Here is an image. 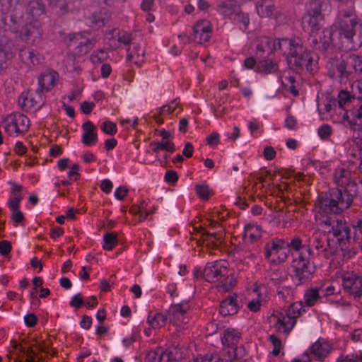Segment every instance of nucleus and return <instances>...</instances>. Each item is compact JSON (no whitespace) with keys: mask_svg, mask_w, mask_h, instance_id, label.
I'll list each match as a JSON object with an SVG mask.
<instances>
[{"mask_svg":"<svg viewBox=\"0 0 362 362\" xmlns=\"http://www.w3.org/2000/svg\"><path fill=\"white\" fill-rule=\"evenodd\" d=\"M343 189H332L329 196L320 199L316 206L315 218L319 220L323 230L332 234L341 250L346 247L350 230L345 221L336 217L328 216V213L340 214L347 209L352 203L354 195Z\"/></svg>","mask_w":362,"mask_h":362,"instance_id":"obj_1","label":"nucleus"},{"mask_svg":"<svg viewBox=\"0 0 362 362\" xmlns=\"http://www.w3.org/2000/svg\"><path fill=\"white\" fill-rule=\"evenodd\" d=\"M195 277H203L206 281L218 283V288L222 291L232 289L236 284L234 274H229L228 263L224 260L208 262L203 270L195 269Z\"/></svg>","mask_w":362,"mask_h":362,"instance_id":"obj_2","label":"nucleus"},{"mask_svg":"<svg viewBox=\"0 0 362 362\" xmlns=\"http://www.w3.org/2000/svg\"><path fill=\"white\" fill-rule=\"evenodd\" d=\"M279 51L286 57L289 65L309 69L313 58L310 52L296 38H281L277 40Z\"/></svg>","mask_w":362,"mask_h":362,"instance_id":"obj_3","label":"nucleus"},{"mask_svg":"<svg viewBox=\"0 0 362 362\" xmlns=\"http://www.w3.org/2000/svg\"><path fill=\"white\" fill-rule=\"evenodd\" d=\"M303 312L305 310L302 302H295L286 309L274 311L269 318L270 325L277 332L288 334Z\"/></svg>","mask_w":362,"mask_h":362,"instance_id":"obj_4","label":"nucleus"},{"mask_svg":"<svg viewBox=\"0 0 362 362\" xmlns=\"http://www.w3.org/2000/svg\"><path fill=\"white\" fill-rule=\"evenodd\" d=\"M334 26L339 30L340 37L351 41L358 32L362 33L361 20L353 14L351 9L339 12Z\"/></svg>","mask_w":362,"mask_h":362,"instance_id":"obj_5","label":"nucleus"},{"mask_svg":"<svg viewBox=\"0 0 362 362\" xmlns=\"http://www.w3.org/2000/svg\"><path fill=\"white\" fill-rule=\"evenodd\" d=\"M337 69L341 80L356 79L358 74H362V58L354 54L345 55Z\"/></svg>","mask_w":362,"mask_h":362,"instance_id":"obj_6","label":"nucleus"},{"mask_svg":"<svg viewBox=\"0 0 362 362\" xmlns=\"http://www.w3.org/2000/svg\"><path fill=\"white\" fill-rule=\"evenodd\" d=\"M190 305L188 301L172 305L169 309L170 322L177 331L185 329L189 323Z\"/></svg>","mask_w":362,"mask_h":362,"instance_id":"obj_7","label":"nucleus"},{"mask_svg":"<svg viewBox=\"0 0 362 362\" xmlns=\"http://www.w3.org/2000/svg\"><path fill=\"white\" fill-rule=\"evenodd\" d=\"M265 257L274 264L284 262L288 257V244L283 239H275L265 246Z\"/></svg>","mask_w":362,"mask_h":362,"instance_id":"obj_8","label":"nucleus"},{"mask_svg":"<svg viewBox=\"0 0 362 362\" xmlns=\"http://www.w3.org/2000/svg\"><path fill=\"white\" fill-rule=\"evenodd\" d=\"M211 33L212 30L210 22L206 20H202L194 24L191 38L187 37L185 35H179V38L183 43H187L191 40L198 44H202L209 41Z\"/></svg>","mask_w":362,"mask_h":362,"instance_id":"obj_9","label":"nucleus"},{"mask_svg":"<svg viewBox=\"0 0 362 362\" xmlns=\"http://www.w3.org/2000/svg\"><path fill=\"white\" fill-rule=\"evenodd\" d=\"M29 125V119L24 115L11 114L5 119L4 129L9 136H15L26 132Z\"/></svg>","mask_w":362,"mask_h":362,"instance_id":"obj_10","label":"nucleus"},{"mask_svg":"<svg viewBox=\"0 0 362 362\" xmlns=\"http://www.w3.org/2000/svg\"><path fill=\"white\" fill-rule=\"evenodd\" d=\"M342 287L349 295L356 297L362 296V277L351 271L342 270L341 273Z\"/></svg>","mask_w":362,"mask_h":362,"instance_id":"obj_11","label":"nucleus"},{"mask_svg":"<svg viewBox=\"0 0 362 362\" xmlns=\"http://www.w3.org/2000/svg\"><path fill=\"white\" fill-rule=\"evenodd\" d=\"M333 180L334 183L341 189L349 192V193H357L358 186L355 180V176L346 168L340 166L335 169Z\"/></svg>","mask_w":362,"mask_h":362,"instance_id":"obj_12","label":"nucleus"},{"mask_svg":"<svg viewBox=\"0 0 362 362\" xmlns=\"http://www.w3.org/2000/svg\"><path fill=\"white\" fill-rule=\"evenodd\" d=\"M44 102V96L41 90L23 92L18 98V105L25 111L39 110Z\"/></svg>","mask_w":362,"mask_h":362,"instance_id":"obj_13","label":"nucleus"},{"mask_svg":"<svg viewBox=\"0 0 362 362\" xmlns=\"http://www.w3.org/2000/svg\"><path fill=\"white\" fill-rule=\"evenodd\" d=\"M293 269V279L296 284L307 281L312 276L313 270L308 265V260L299 254L295 257L292 263Z\"/></svg>","mask_w":362,"mask_h":362,"instance_id":"obj_14","label":"nucleus"},{"mask_svg":"<svg viewBox=\"0 0 362 362\" xmlns=\"http://www.w3.org/2000/svg\"><path fill=\"white\" fill-rule=\"evenodd\" d=\"M267 293V288L264 285L254 284L248 290L247 308L250 310L252 312L258 311L262 303L265 301Z\"/></svg>","mask_w":362,"mask_h":362,"instance_id":"obj_15","label":"nucleus"},{"mask_svg":"<svg viewBox=\"0 0 362 362\" xmlns=\"http://www.w3.org/2000/svg\"><path fill=\"white\" fill-rule=\"evenodd\" d=\"M359 103L358 100L349 91L341 90L338 94V105L339 107L344 110L342 117L344 122H347L349 124L353 122L349 117L350 110Z\"/></svg>","mask_w":362,"mask_h":362,"instance_id":"obj_16","label":"nucleus"},{"mask_svg":"<svg viewBox=\"0 0 362 362\" xmlns=\"http://www.w3.org/2000/svg\"><path fill=\"white\" fill-rule=\"evenodd\" d=\"M70 46H76V53L83 55L88 52L93 47L94 42L91 40L87 33H74L70 35Z\"/></svg>","mask_w":362,"mask_h":362,"instance_id":"obj_17","label":"nucleus"},{"mask_svg":"<svg viewBox=\"0 0 362 362\" xmlns=\"http://www.w3.org/2000/svg\"><path fill=\"white\" fill-rule=\"evenodd\" d=\"M306 351H308L311 359L313 358L317 361H323L331 353L332 346L329 342L323 339H318L310 345Z\"/></svg>","mask_w":362,"mask_h":362,"instance_id":"obj_18","label":"nucleus"},{"mask_svg":"<svg viewBox=\"0 0 362 362\" xmlns=\"http://www.w3.org/2000/svg\"><path fill=\"white\" fill-rule=\"evenodd\" d=\"M255 48V54L262 57L264 54L272 53L274 50H279L277 42L264 35L257 36L252 42Z\"/></svg>","mask_w":362,"mask_h":362,"instance_id":"obj_19","label":"nucleus"},{"mask_svg":"<svg viewBox=\"0 0 362 362\" xmlns=\"http://www.w3.org/2000/svg\"><path fill=\"white\" fill-rule=\"evenodd\" d=\"M331 11L329 0H309L305 5V13L311 15L324 16L322 12Z\"/></svg>","mask_w":362,"mask_h":362,"instance_id":"obj_20","label":"nucleus"},{"mask_svg":"<svg viewBox=\"0 0 362 362\" xmlns=\"http://www.w3.org/2000/svg\"><path fill=\"white\" fill-rule=\"evenodd\" d=\"M82 143L87 146H94L98 141V134L95 125L90 121H87L82 125Z\"/></svg>","mask_w":362,"mask_h":362,"instance_id":"obj_21","label":"nucleus"},{"mask_svg":"<svg viewBox=\"0 0 362 362\" xmlns=\"http://www.w3.org/2000/svg\"><path fill=\"white\" fill-rule=\"evenodd\" d=\"M323 19L324 16L304 13L302 18L303 28L312 34L317 33L320 30L321 23Z\"/></svg>","mask_w":362,"mask_h":362,"instance_id":"obj_22","label":"nucleus"},{"mask_svg":"<svg viewBox=\"0 0 362 362\" xmlns=\"http://www.w3.org/2000/svg\"><path fill=\"white\" fill-rule=\"evenodd\" d=\"M239 9L235 0H226L220 2L216 6L217 12L225 18L233 19V16Z\"/></svg>","mask_w":362,"mask_h":362,"instance_id":"obj_23","label":"nucleus"},{"mask_svg":"<svg viewBox=\"0 0 362 362\" xmlns=\"http://www.w3.org/2000/svg\"><path fill=\"white\" fill-rule=\"evenodd\" d=\"M175 350L167 349L164 351H150L146 355V362H173Z\"/></svg>","mask_w":362,"mask_h":362,"instance_id":"obj_24","label":"nucleus"},{"mask_svg":"<svg viewBox=\"0 0 362 362\" xmlns=\"http://www.w3.org/2000/svg\"><path fill=\"white\" fill-rule=\"evenodd\" d=\"M41 35V30L37 21H33L22 28L20 32V37L22 40L27 41L32 39L34 42Z\"/></svg>","mask_w":362,"mask_h":362,"instance_id":"obj_25","label":"nucleus"},{"mask_svg":"<svg viewBox=\"0 0 362 362\" xmlns=\"http://www.w3.org/2000/svg\"><path fill=\"white\" fill-rule=\"evenodd\" d=\"M238 308L237 296H230L221 303L219 313L223 316L234 315L238 312Z\"/></svg>","mask_w":362,"mask_h":362,"instance_id":"obj_26","label":"nucleus"},{"mask_svg":"<svg viewBox=\"0 0 362 362\" xmlns=\"http://www.w3.org/2000/svg\"><path fill=\"white\" fill-rule=\"evenodd\" d=\"M327 240L325 234L320 232H315L310 240L312 248L317 250L318 254H322L325 257H327Z\"/></svg>","mask_w":362,"mask_h":362,"instance_id":"obj_27","label":"nucleus"},{"mask_svg":"<svg viewBox=\"0 0 362 362\" xmlns=\"http://www.w3.org/2000/svg\"><path fill=\"white\" fill-rule=\"evenodd\" d=\"M241 338V333L234 328L226 329L221 337V341L226 347L237 346Z\"/></svg>","mask_w":362,"mask_h":362,"instance_id":"obj_28","label":"nucleus"},{"mask_svg":"<svg viewBox=\"0 0 362 362\" xmlns=\"http://www.w3.org/2000/svg\"><path fill=\"white\" fill-rule=\"evenodd\" d=\"M256 11L261 18H270L276 10L272 0H260L256 4Z\"/></svg>","mask_w":362,"mask_h":362,"instance_id":"obj_29","label":"nucleus"},{"mask_svg":"<svg viewBox=\"0 0 362 362\" xmlns=\"http://www.w3.org/2000/svg\"><path fill=\"white\" fill-rule=\"evenodd\" d=\"M8 183L11 185V188L7 203L8 206H14L20 205L23 198L22 194L23 186L12 181H9Z\"/></svg>","mask_w":362,"mask_h":362,"instance_id":"obj_30","label":"nucleus"},{"mask_svg":"<svg viewBox=\"0 0 362 362\" xmlns=\"http://www.w3.org/2000/svg\"><path fill=\"white\" fill-rule=\"evenodd\" d=\"M57 79V74L55 71H46L38 78L40 89L42 91L51 90Z\"/></svg>","mask_w":362,"mask_h":362,"instance_id":"obj_31","label":"nucleus"},{"mask_svg":"<svg viewBox=\"0 0 362 362\" xmlns=\"http://www.w3.org/2000/svg\"><path fill=\"white\" fill-rule=\"evenodd\" d=\"M127 60L136 65H141L144 61V51L138 44L134 43L127 50Z\"/></svg>","mask_w":362,"mask_h":362,"instance_id":"obj_32","label":"nucleus"},{"mask_svg":"<svg viewBox=\"0 0 362 362\" xmlns=\"http://www.w3.org/2000/svg\"><path fill=\"white\" fill-rule=\"evenodd\" d=\"M279 69L278 64L269 59L258 62L255 72L264 74H271L276 72Z\"/></svg>","mask_w":362,"mask_h":362,"instance_id":"obj_33","label":"nucleus"},{"mask_svg":"<svg viewBox=\"0 0 362 362\" xmlns=\"http://www.w3.org/2000/svg\"><path fill=\"white\" fill-rule=\"evenodd\" d=\"M180 101L177 99L173 100L170 103L163 105L156 110V113L154 115L155 120L157 123L161 124L163 122V117L173 113L178 107Z\"/></svg>","mask_w":362,"mask_h":362,"instance_id":"obj_34","label":"nucleus"},{"mask_svg":"<svg viewBox=\"0 0 362 362\" xmlns=\"http://www.w3.org/2000/svg\"><path fill=\"white\" fill-rule=\"evenodd\" d=\"M261 235L262 228L259 225L249 223L245 226L243 237L245 241H256Z\"/></svg>","mask_w":362,"mask_h":362,"instance_id":"obj_35","label":"nucleus"},{"mask_svg":"<svg viewBox=\"0 0 362 362\" xmlns=\"http://www.w3.org/2000/svg\"><path fill=\"white\" fill-rule=\"evenodd\" d=\"M19 56L21 61L28 66H35L40 63V59L33 50L23 48L20 50Z\"/></svg>","mask_w":362,"mask_h":362,"instance_id":"obj_36","label":"nucleus"},{"mask_svg":"<svg viewBox=\"0 0 362 362\" xmlns=\"http://www.w3.org/2000/svg\"><path fill=\"white\" fill-rule=\"evenodd\" d=\"M149 147L151 151L156 154L162 151L169 152H173L175 151L174 144L170 140L151 142Z\"/></svg>","mask_w":362,"mask_h":362,"instance_id":"obj_37","label":"nucleus"},{"mask_svg":"<svg viewBox=\"0 0 362 362\" xmlns=\"http://www.w3.org/2000/svg\"><path fill=\"white\" fill-rule=\"evenodd\" d=\"M228 211L222 208L215 207L212 209L209 213V221L211 225L217 223L218 221H222L228 216Z\"/></svg>","mask_w":362,"mask_h":362,"instance_id":"obj_38","label":"nucleus"},{"mask_svg":"<svg viewBox=\"0 0 362 362\" xmlns=\"http://www.w3.org/2000/svg\"><path fill=\"white\" fill-rule=\"evenodd\" d=\"M167 319L166 314L158 313L153 315H149L147 318V322L152 328L157 329L164 326Z\"/></svg>","mask_w":362,"mask_h":362,"instance_id":"obj_39","label":"nucleus"},{"mask_svg":"<svg viewBox=\"0 0 362 362\" xmlns=\"http://www.w3.org/2000/svg\"><path fill=\"white\" fill-rule=\"evenodd\" d=\"M12 54V49L10 42L6 37L0 32V61L9 58Z\"/></svg>","mask_w":362,"mask_h":362,"instance_id":"obj_40","label":"nucleus"},{"mask_svg":"<svg viewBox=\"0 0 362 362\" xmlns=\"http://www.w3.org/2000/svg\"><path fill=\"white\" fill-rule=\"evenodd\" d=\"M109 15L106 12L99 11L94 13L90 17V21L93 26L101 28L109 21Z\"/></svg>","mask_w":362,"mask_h":362,"instance_id":"obj_41","label":"nucleus"},{"mask_svg":"<svg viewBox=\"0 0 362 362\" xmlns=\"http://www.w3.org/2000/svg\"><path fill=\"white\" fill-rule=\"evenodd\" d=\"M320 290L318 288H310L304 293V302L307 306L315 305L320 300Z\"/></svg>","mask_w":362,"mask_h":362,"instance_id":"obj_42","label":"nucleus"},{"mask_svg":"<svg viewBox=\"0 0 362 362\" xmlns=\"http://www.w3.org/2000/svg\"><path fill=\"white\" fill-rule=\"evenodd\" d=\"M28 15H31L33 18H37L45 13V5L40 0H32L28 4Z\"/></svg>","mask_w":362,"mask_h":362,"instance_id":"obj_43","label":"nucleus"},{"mask_svg":"<svg viewBox=\"0 0 362 362\" xmlns=\"http://www.w3.org/2000/svg\"><path fill=\"white\" fill-rule=\"evenodd\" d=\"M231 21H233L235 23L240 24V28L243 31L248 28L250 24L249 15L240 11V9L238 10Z\"/></svg>","mask_w":362,"mask_h":362,"instance_id":"obj_44","label":"nucleus"},{"mask_svg":"<svg viewBox=\"0 0 362 362\" xmlns=\"http://www.w3.org/2000/svg\"><path fill=\"white\" fill-rule=\"evenodd\" d=\"M131 36L130 35L125 31H119L117 35V40L112 39L110 42V46L112 49H115L119 47L121 45H127L131 42Z\"/></svg>","mask_w":362,"mask_h":362,"instance_id":"obj_45","label":"nucleus"},{"mask_svg":"<svg viewBox=\"0 0 362 362\" xmlns=\"http://www.w3.org/2000/svg\"><path fill=\"white\" fill-rule=\"evenodd\" d=\"M203 240L206 246L213 248L218 247L222 243L221 237L218 236L214 233H207L204 234Z\"/></svg>","mask_w":362,"mask_h":362,"instance_id":"obj_46","label":"nucleus"},{"mask_svg":"<svg viewBox=\"0 0 362 362\" xmlns=\"http://www.w3.org/2000/svg\"><path fill=\"white\" fill-rule=\"evenodd\" d=\"M117 245V235L112 233H106L103 237V248L112 250Z\"/></svg>","mask_w":362,"mask_h":362,"instance_id":"obj_47","label":"nucleus"},{"mask_svg":"<svg viewBox=\"0 0 362 362\" xmlns=\"http://www.w3.org/2000/svg\"><path fill=\"white\" fill-rule=\"evenodd\" d=\"M148 204L145 200H142L136 209H132L134 213L139 216L141 221H145L148 218Z\"/></svg>","mask_w":362,"mask_h":362,"instance_id":"obj_48","label":"nucleus"},{"mask_svg":"<svg viewBox=\"0 0 362 362\" xmlns=\"http://www.w3.org/2000/svg\"><path fill=\"white\" fill-rule=\"evenodd\" d=\"M11 211V219L14 224L16 226L21 223L24 219L23 214L19 210L20 205L17 206H8Z\"/></svg>","mask_w":362,"mask_h":362,"instance_id":"obj_49","label":"nucleus"},{"mask_svg":"<svg viewBox=\"0 0 362 362\" xmlns=\"http://www.w3.org/2000/svg\"><path fill=\"white\" fill-rule=\"evenodd\" d=\"M332 132V127L329 124H324L318 128L317 134L322 140H328Z\"/></svg>","mask_w":362,"mask_h":362,"instance_id":"obj_50","label":"nucleus"},{"mask_svg":"<svg viewBox=\"0 0 362 362\" xmlns=\"http://www.w3.org/2000/svg\"><path fill=\"white\" fill-rule=\"evenodd\" d=\"M196 192L202 199H208L211 195V190L206 185H197L195 187Z\"/></svg>","mask_w":362,"mask_h":362,"instance_id":"obj_51","label":"nucleus"},{"mask_svg":"<svg viewBox=\"0 0 362 362\" xmlns=\"http://www.w3.org/2000/svg\"><path fill=\"white\" fill-rule=\"evenodd\" d=\"M269 341L273 346L272 353L274 356H278L282 348L281 341L275 335L272 334L269 336Z\"/></svg>","mask_w":362,"mask_h":362,"instance_id":"obj_52","label":"nucleus"},{"mask_svg":"<svg viewBox=\"0 0 362 362\" xmlns=\"http://www.w3.org/2000/svg\"><path fill=\"white\" fill-rule=\"evenodd\" d=\"M101 129L107 134H115L117 132L116 124L111 121H105L102 123Z\"/></svg>","mask_w":362,"mask_h":362,"instance_id":"obj_53","label":"nucleus"},{"mask_svg":"<svg viewBox=\"0 0 362 362\" xmlns=\"http://www.w3.org/2000/svg\"><path fill=\"white\" fill-rule=\"evenodd\" d=\"M271 18L275 21L276 25L284 24L286 21V16L280 10L276 9Z\"/></svg>","mask_w":362,"mask_h":362,"instance_id":"obj_54","label":"nucleus"},{"mask_svg":"<svg viewBox=\"0 0 362 362\" xmlns=\"http://www.w3.org/2000/svg\"><path fill=\"white\" fill-rule=\"evenodd\" d=\"M228 350L226 351V355L225 356V360L227 362H233L238 358V347H227Z\"/></svg>","mask_w":362,"mask_h":362,"instance_id":"obj_55","label":"nucleus"},{"mask_svg":"<svg viewBox=\"0 0 362 362\" xmlns=\"http://www.w3.org/2000/svg\"><path fill=\"white\" fill-rule=\"evenodd\" d=\"M218 358L216 355L208 354L205 356H197L189 362H217Z\"/></svg>","mask_w":362,"mask_h":362,"instance_id":"obj_56","label":"nucleus"},{"mask_svg":"<svg viewBox=\"0 0 362 362\" xmlns=\"http://www.w3.org/2000/svg\"><path fill=\"white\" fill-rule=\"evenodd\" d=\"M358 105V106L357 107H354L349 112L353 115V118L351 119L353 123L350 124L351 126L356 124V119H362V105Z\"/></svg>","mask_w":362,"mask_h":362,"instance_id":"obj_57","label":"nucleus"},{"mask_svg":"<svg viewBox=\"0 0 362 362\" xmlns=\"http://www.w3.org/2000/svg\"><path fill=\"white\" fill-rule=\"evenodd\" d=\"M138 122V117L133 118H121L120 124L126 129L134 127Z\"/></svg>","mask_w":362,"mask_h":362,"instance_id":"obj_58","label":"nucleus"},{"mask_svg":"<svg viewBox=\"0 0 362 362\" xmlns=\"http://www.w3.org/2000/svg\"><path fill=\"white\" fill-rule=\"evenodd\" d=\"M341 362H362V351L359 354H352L341 358Z\"/></svg>","mask_w":362,"mask_h":362,"instance_id":"obj_59","label":"nucleus"},{"mask_svg":"<svg viewBox=\"0 0 362 362\" xmlns=\"http://www.w3.org/2000/svg\"><path fill=\"white\" fill-rule=\"evenodd\" d=\"M83 299L81 294L74 295L70 301V305L73 308H78L83 304Z\"/></svg>","mask_w":362,"mask_h":362,"instance_id":"obj_60","label":"nucleus"},{"mask_svg":"<svg viewBox=\"0 0 362 362\" xmlns=\"http://www.w3.org/2000/svg\"><path fill=\"white\" fill-rule=\"evenodd\" d=\"M24 322L27 327H33L37 324V318L34 314L30 313L24 317Z\"/></svg>","mask_w":362,"mask_h":362,"instance_id":"obj_61","label":"nucleus"},{"mask_svg":"<svg viewBox=\"0 0 362 362\" xmlns=\"http://www.w3.org/2000/svg\"><path fill=\"white\" fill-rule=\"evenodd\" d=\"M276 151L272 146H266L263 151L264 157L267 160L274 159L276 156Z\"/></svg>","mask_w":362,"mask_h":362,"instance_id":"obj_62","label":"nucleus"},{"mask_svg":"<svg viewBox=\"0 0 362 362\" xmlns=\"http://www.w3.org/2000/svg\"><path fill=\"white\" fill-rule=\"evenodd\" d=\"M350 337L354 342H362V328L356 329L351 332Z\"/></svg>","mask_w":362,"mask_h":362,"instance_id":"obj_63","label":"nucleus"},{"mask_svg":"<svg viewBox=\"0 0 362 362\" xmlns=\"http://www.w3.org/2000/svg\"><path fill=\"white\" fill-rule=\"evenodd\" d=\"M311 356L305 351L301 355L294 358L291 362H311Z\"/></svg>","mask_w":362,"mask_h":362,"instance_id":"obj_64","label":"nucleus"}]
</instances>
